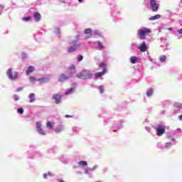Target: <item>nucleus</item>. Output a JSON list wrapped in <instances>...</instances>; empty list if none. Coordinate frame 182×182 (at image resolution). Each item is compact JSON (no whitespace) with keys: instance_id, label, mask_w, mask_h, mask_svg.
I'll use <instances>...</instances> for the list:
<instances>
[{"instance_id":"obj_1","label":"nucleus","mask_w":182,"mask_h":182,"mask_svg":"<svg viewBox=\"0 0 182 182\" xmlns=\"http://www.w3.org/2000/svg\"><path fill=\"white\" fill-rule=\"evenodd\" d=\"M92 76H93V74L89 70H82L77 74V77H78V79H82L83 80L92 79Z\"/></svg>"},{"instance_id":"obj_2","label":"nucleus","mask_w":182,"mask_h":182,"mask_svg":"<svg viewBox=\"0 0 182 182\" xmlns=\"http://www.w3.org/2000/svg\"><path fill=\"white\" fill-rule=\"evenodd\" d=\"M150 33H151V30L146 27L138 30V36L140 39H146V36H147V35H150Z\"/></svg>"},{"instance_id":"obj_3","label":"nucleus","mask_w":182,"mask_h":182,"mask_svg":"<svg viewBox=\"0 0 182 182\" xmlns=\"http://www.w3.org/2000/svg\"><path fill=\"white\" fill-rule=\"evenodd\" d=\"M70 45H74L73 46H70L68 48V53H72L73 52H76L79 48H80V43H76L75 41H70Z\"/></svg>"},{"instance_id":"obj_4","label":"nucleus","mask_w":182,"mask_h":182,"mask_svg":"<svg viewBox=\"0 0 182 182\" xmlns=\"http://www.w3.org/2000/svg\"><path fill=\"white\" fill-rule=\"evenodd\" d=\"M7 76H9L11 80H16L18 79V72L12 73V68H9L7 70Z\"/></svg>"},{"instance_id":"obj_5","label":"nucleus","mask_w":182,"mask_h":182,"mask_svg":"<svg viewBox=\"0 0 182 182\" xmlns=\"http://www.w3.org/2000/svg\"><path fill=\"white\" fill-rule=\"evenodd\" d=\"M150 6L152 12H157L160 8L159 4L156 2V0H150Z\"/></svg>"},{"instance_id":"obj_6","label":"nucleus","mask_w":182,"mask_h":182,"mask_svg":"<svg viewBox=\"0 0 182 182\" xmlns=\"http://www.w3.org/2000/svg\"><path fill=\"white\" fill-rule=\"evenodd\" d=\"M166 133V129L163 125H158L156 127V134L158 136H162V134H164Z\"/></svg>"},{"instance_id":"obj_7","label":"nucleus","mask_w":182,"mask_h":182,"mask_svg":"<svg viewBox=\"0 0 182 182\" xmlns=\"http://www.w3.org/2000/svg\"><path fill=\"white\" fill-rule=\"evenodd\" d=\"M36 129L38 133L42 136H45L46 134V133H45V130L42 129V124L41 122L36 123Z\"/></svg>"},{"instance_id":"obj_8","label":"nucleus","mask_w":182,"mask_h":182,"mask_svg":"<svg viewBox=\"0 0 182 182\" xmlns=\"http://www.w3.org/2000/svg\"><path fill=\"white\" fill-rule=\"evenodd\" d=\"M138 49L140 50V52H147L149 48L146 44V41H143L141 46L138 47Z\"/></svg>"},{"instance_id":"obj_9","label":"nucleus","mask_w":182,"mask_h":182,"mask_svg":"<svg viewBox=\"0 0 182 182\" xmlns=\"http://www.w3.org/2000/svg\"><path fill=\"white\" fill-rule=\"evenodd\" d=\"M106 72H107V68H104L102 70V71L96 73L95 74V78L99 79V78L102 77V76H103L105 75V73H106Z\"/></svg>"},{"instance_id":"obj_10","label":"nucleus","mask_w":182,"mask_h":182,"mask_svg":"<svg viewBox=\"0 0 182 182\" xmlns=\"http://www.w3.org/2000/svg\"><path fill=\"white\" fill-rule=\"evenodd\" d=\"M53 100H55L56 105H59L60 103V100H62V96L59 94H54L53 95Z\"/></svg>"},{"instance_id":"obj_11","label":"nucleus","mask_w":182,"mask_h":182,"mask_svg":"<svg viewBox=\"0 0 182 182\" xmlns=\"http://www.w3.org/2000/svg\"><path fill=\"white\" fill-rule=\"evenodd\" d=\"M70 77V76H68L66 74L63 73L59 76L58 81L60 82H65V80H68V79H69Z\"/></svg>"},{"instance_id":"obj_12","label":"nucleus","mask_w":182,"mask_h":182,"mask_svg":"<svg viewBox=\"0 0 182 182\" xmlns=\"http://www.w3.org/2000/svg\"><path fill=\"white\" fill-rule=\"evenodd\" d=\"M35 72V67L33 66H29L28 68H27V70L26 72L27 76L31 75V73Z\"/></svg>"},{"instance_id":"obj_13","label":"nucleus","mask_w":182,"mask_h":182,"mask_svg":"<svg viewBox=\"0 0 182 182\" xmlns=\"http://www.w3.org/2000/svg\"><path fill=\"white\" fill-rule=\"evenodd\" d=\"M33 18H34L36 22H39L41 21V14L34 13L33 14Z\"/></svg>"},{"instance_id":"obj_14","label":"nucleus","mask_w":182,"mask_h":182,"mask_svg":"<svg viewBox=\"0 0 182 182\" xmlns=\"http://www.w3.org/2000/svg\"><path fill=\"white\" fill-rule=\"evenodd\" d=\"M55 133L59 134L62 133L63 132V125H59L57 128L54 129Z\"/></svg>"},{"instance_id":"obj_15","label":"nucleus","mask_w":182,"mask_h":182,"mask_svg":"<svg viewBox=\"0 0 182 182\" xmlns=\"http://www.w3.org/2000/svg\"><path fill=\"white\" fill-rule=\"evenodd\" d=\"M161 18V16L160 14H156L155 16H151L149 18V21H156V19H160Z\"/></svg>"},{"instance_id":"obj_16","label":"nucleus","mask_w":182,"mask_h":182,"mask_svg":"<svg viewBox=\"0 0 182 182\" xmlns=\"http://www.w3.org/2000/svg\"><path fill=\"white\" fill-rule=\"evenodd\" d=\"M37 82H39V83H46V82H49V78H40L37 80Z\"/></svg>"},{"instance_id":"obj_17","label":"nucleus","mask_w":182,"mask_h":182,"mask_svg":"<svg viewBox=\"0 0 182 182\" xmlns=\"http://www.w3.org/2000/svg\"><path fill=\"white\" fill-rule=\"evenodd\" d=\"M173 107L178 109V110H181L182 109V104L180 102H175Z\"/></svg>"},{"instance_id":"obj_18","label":"nucleus","mask_w":182,"mask_h":182,"mask_svg":"<svg viewBox=\"0 0 182 182\" xmlns=\"http://www.w3.org/2000/svg\"><path fill=\"white\" fill-rule=\"evenodd\" d=\"M28 97L30 99V103H33V102H35V94L31 93Z\"/></svg>"},{"instance_id":"obj_19","label":"nucleus","mask_w":182,"mask_h":182,"mask_svg":"<svg viewBox=\"0 0 182 182\" xmlns=\"http://www.w3.org/2000/svg\"><path fill=\"white\" fill-rule=\"evenodd\" d=\"M78 166L86 167L87 166V162L86 161H80L78 162Z\"/></svg>"},{"instance_id":"obj_20","label":"nucleus","mask_w":182,"mask_h":182,"mask_svg":"<svg viewBox=\"0 0 182 182\" xmlns=\"http://www.w3.org/2000/svg\"><path fill=\"white\" fill-rule=\"evenodd\" d=\"M137 62V57L136 56H132L130 58V63H132L133 65H135V63Z\"/></svg>"},{"instance_id":"obj_21","label":"nucleus","mask_w":182,"mask_h":182,"mask_svg":"<svg viewBox=\"0 0 182 182\" xmlns=\"http://www.w3.org/2000/svg\"><path fill=\"white\" fill-rule=\"evenodd\" d=\"M46 127L52 130V129H53V124H52V122H50V121H48L46 123Z\"/></svg>"},{"instance_id":"obj_22","label":"nucleus","mask_w":182,"mask_h":182,"mask_svg":"<svg viewBox=\"0 0 182 182\" xmlns=\"http://www.w3.org/2000/svg\"><path fill=\"white\" fill-rule=\"evenodd\" d=\"M73 92H75V88H70V89L68 90L67 92H65V95L66 96H68V95H72V93H73Z\"/></svg>"},{"instance_id":"obj_23","label":"nucleus","mask_w":182,"mask_h":182,"mask_svg":"<svg viewBox=\"0 0 182 182\" xmlns=\"http://www.w3.org/2000/svg\"><path fill=\"white\" fill-rule=\"evenodd\" d=\"M98 48L100 49V50H103V49H105V46H103V43L100 41H98Z\"/></svg>"},{"instance_id":"obj_24","label":"nucleus","mask_w":182,"mask_h":182,"mask_svg":"<svg viewBox=\"0 0 182 182\" xmlns=\"http://www.w3.org/2000/svg\"><path fill=\"white\" fill-rule=\"evenodd\" d=\"M151 95H153V88L151 87L148 90V91L146 92V96L150 97L151 96Z\"/></svg>"},{"instance_id":"obj_25","label":"nucleus","mask_w":182,"mask_h":182,"mask_svg":"<svg viewBox=\"0 0 182 182\" xmlns=\"http://www.w3.org/2000/svg\"><path fill=\"white\" fill-rule=\"evenodd\" d=\"M84 33H85V35H89L92 33V28H85L84 31Z\"/></svg>"},{"instance_id":"obj_26","label":"nucleus","mask_w":182,"mask_h":182,"mask_svg":"<svg viewBox=\"0 0 182 182\" xmlns=\"http://www.w3.org/2000/svg\"><path fill=\"white\" fill-rule=\"evenodd\" d=\"M91 35H97L98 36H102V33H100L97 30H95V31H93V33H92Z\"/></svg>"},{"instance_id":"obj_27","label":"nucleus","mask_w":182,"mask_h":182,"mask_svg":"<svg viewBox=\"0 0 182 182\" xmlns=\"http://www.w3.org/2000/svg\"><path fill=\"white\" fill-rule=\"evenodd\" d=\"M159 59L160 62L164 63L166 62V59H167V57L166 55H161Z\"/></svg>"},{"instance_id":"obj_28","label":"nucleus","mask_w":182,"mask_h":182,"mask_svg":"<svg viewBox=\"0 0 182 182\" xmlns=\"http://www.w3.org/2000/svg\"><path fill=\"white\" fill-rule=\"evenodd\" d=\"M31 19H32V17H31V16H27V17L23 18V21H24L26 22L31 21Z\"/></svg>"},{"instance_id":"obj_29","label":"nucleus","mask_w":182,"mask_h":182,"mask_svg":"<svg viewBox=\"0 0 182 182\" xmlns=\"http://www.w3.org/2000/svg\"><path fill=\"white\" fill-rule=\"evenodd\" d=\"M68 70H75L76 69V66L75 65H72L68 68Z\"/></svg>"},{"instance_id":"obj_30","label":"nucleus","mask_w":182,"mask_h":182,"mask_svg":"<svg viewBox=\"0 0 182 182\" xmlns=\"http://www.w3.org/2000/svg\"><path fill=\"white\" fill-rule=\"evenodd\" d=\"M29 80H30V82H38V80H36V78H35V77H32V76H31L29 77Z\"/></svg>"},{"instance_id":"obj_31","label":"nucleus","mask_w":182,"mask_h":182,"mask_svg":"<svg viewBox=\"0 0 182 182\" xmlns=\"http://www.w3.org/2000/svg\"><path fill=\"white\" fill-rule=\"evenodd\" d=\"M99 90H100V93H103V92H105V87L103 86L100 85L99 87Z\"/></svg>"},{"instance_id":"obj_32","label":"nucleus","mask_w":182,"mask_h":182,"mask_svg":"<svg viewBox=\"0 0 182 182\" xmlns=\"http://www.w3.org/2000/svg\"><path fill=\"white\" fill-rule=\"evenodd\" d=\"M99 66H100V68H105V69H106V67L107 65L106 64H105L104 63H100Z\"/></svg>"},{"instance_id":"obj_33","label":"nucleus","mask_w":182,"mask_h":182,"mask_svg":"<svg viewBox=\"0 0 182 182\" xmlns=\"http://www.w3.org/2000/svg\"><path fill=\"white\" fill-rule=\"evenodd\" d=\"M18 113H20V114H23V108H18L17 109Z\"/></svg>"},{"instance_id":"obj_34","label":"nucleus","mask_w":182,"mask_h":182,"mask_svg":"<svg viewBox=\"0 0 182 182\" xmlns=\"http://www.w3.org/2000/svg\"><path fill=\"white\" fill-rule=\"evenodd\" d=\"M77 60H78V62H82L83 60V56L82 55H78Z\"/></svg>"},{"instance_id":"obj_35","label":"nucleus","mask_w":182,"mask_h":182,"mask_svg":"<svg viewBox=\"0 0 182 182\" xmlns=\"http://www.w3.org/2000/svg\"><path fill=\"white\" fill-rule=\"evenodd\" d=\"M13 97H14V100H16V101L19 100V97L16 95H13Z\"/></svg>"},{"instance_id":"obj_36","label":"nucleus","mask_w":182,"mask_h":182,"mask_svg":"<svg viewBox=\"0 0 182 182\" xmlns=\"http://www.w3.org/2000/svg\"><path fill=\"white\" fill-rule=\"evenodd\" d=\"M170 146H171V143H166L165 147H166V149H168L170 147Z\"/></svg>"},{"instance_id":"obj_37","label":"nucleus","mask_w":182,"mask_h":182,"mask_svg":"<svg viewBox=\"0 0 182 182\" xmlns=\"http://www.w3.org/2000/svg\"><path fill=\"white\" fill-rule=\"evenodd\" d=\"M85 174H89V169H85Z\"/></svg>"},{"instance_id":"obj_38","label":"nucleus","mask_w":182,"mask_h":182,"mask_svg":"<svg viewBox=\"0 0 182 182\" xmlns=\"http://www.w3.org/2000/svg\"><path fill=\"white\" fill-rule=\"evenodd\" d=\"M178 33H179V34H181L182 33V28L178 30Z\"/></svg>"},{"instance_id":"obj_39","label":"nucleus","mask_w":182,"mask_h":182,"mask_svg":"<svg viewBox=\"0 0 182 182\" xmlns=\"http://www.w3.org/2000/svg\"><path fill=\"white\" fill-rule=\"evenodd\" d=\"M47 177H48V175H47L46 173H44V174H43V178H47Z\"/></svg>"},{"instance_id":"obj_40","label":"nucleus","mask_w":182,"mask_h":182,"mask_svg":"<svg viewBox=\"0 0 182 182\" xmlns=\"http://www.w3.org/2000/svg\"><path fill=\"white\" fill-rule=\"evenodd\" d=\"M65 117L68 118V117H72V115H65Z\"/></svg>"},{"instance_id":"obj_41","label":"nucleus","mask_w":182,"mask_h":182,"mask_svg":"<svg viewBox=\"0 0 182 182\" xmlns=\"http://www.w3.org/2000/svg\"><path fill=\"white\" fill-rule=\"evenodd\" d=\"M179 120H182V114L178 117Z\"/></svg>"},{"instance_id":"obj_42","label":"nucleus","mask_w":182,"mask_h":182,"mask_svg":"<svg viewBox=\"0 0 182 182\" xmlns=\"http://www.w3.org/2000/svg\"><path fill=\"white\" fill-rule=\"evenodd\" d=\"M80 37V36H79V35L76 36L77 39H79Z\"/></svg>"},{"instance_id":"obj_43","label":"nucleus","mask_w":182,"mask_h":182,"mask_svg":"<svg viewBox=\"0 0 182 182\" xmlns=\"http://www.w3.org/2000/svg\"><path fill=\"white\" fill-rule=\"evenodd\" d=\"M168 31H173V28H168Z\"/></svg>"},{"instance_id":"obj_44","label":"nucleus","mask_w":182,"mask_h":182,"mask_svg":"<svg viewBox=\"0 0 182 182\" xmlns=\"http://www.w3.org/2000/svg\"><path fill=\"white\" fill-rule=\"evenodd\" d=\"M78 2L82 3L83 2V0H78Z\"/></svg>"},{"instance_id":"obj_45","label":"nucleus","mask_w":182,"mask_h":182,"mask_svg":"<svg viewBox=\"0 0 182 182\" xmlns=\"http://www.w3.org/2000/svg\"><path fill=\"white\" fill-rule=\"evenodd\" d=\"M18 90H22V88H19Z\"/></svg>"}]
</instances>
